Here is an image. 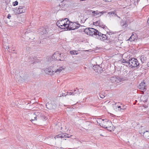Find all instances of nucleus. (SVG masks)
Wrapping results in <instances>:
<instances>
[{"mask_svg":"<svg viewBox=\"0 0 149 149\" xmlns=\"http://www.w3.org/2000/svg\"><path fill=\"white\" fill-rule=\"evenodd\" d=\"M83 90V89L82 88H79L77 90V91H78V92H79V94L81 93Z\"/></svg>","mask_w":149,"mask_h":149,"instance_id":"c85d7f7f","label":"nucleus"},{"mask_svg":"<svg viewBox=\"0 0 149 149\" xmlns=\"http://www.w3.org/2000/svg\"><path fill=\"white\" fill-rule=\"evenodd\" d=\"M64 55L63 54H61L60 57L59 61H63L65 59V57H64Z\"/></svg>","mask_w":149,"mask_h":149,"instance_id":"f3484780","label":"nucleus"},{"mask_svg":"<svg viewBox=\"0 0 149 149\" xmlns=\"http://www.w3.org/2000/svg\"><path fill=\"white\" fill-rule=\"evenodd\" d=\"M113 125H112V126L111 125H110L107 128H106L107 130H108L110 131H111L112 130H113Z\"/></svg>","mask_w":149,"mask_h":149,"instance_id":"412c9836","label":"nucleus"},{"mask_svg":"<svg viewBox=\"0 0 149 149\" xmlns=\"http://www.w3.org/2000/svg\"><path fill=\"white\" fill-rule=\"evenodd\" d=\"M32 116L33 117V118H32L31 120V122L33 123V121L35 120H37L38 116H33V115H32Z\"/></svg>","mask_w":149,"mask_h":149,"instance_id":"aec40b11","label":"nucleus"},{"mask_svg":"<svg viewBox=\"0 0 149 149\" xmlns=\"http://www.w3.org/2000/svg\"><path fill=\"white\" fill-rule=\"evenodd\" d=\"M77 93V94H79V92H78V91H77V92H76Z\"/></svg>","mask_w":149,"mask_h":149,"instance_id":"864d4df0","label":"nucleus"},{"mask_svg":"<svg viewBox=\"0 0 149 149\" xmlns=\"http://www.w3.org/2000/svg\"><path fill=\"white\" fill-rule=\"evenodd\" d=\"M72 136V135H69L66 133H62L56 135L54 138L49 137L46 139L45 140L49 144L51 145L54 143V139H56V138H61V139H63L66 138H70Z\"/></svg>","mask_w":149,"mask_h":149,"instance_id":"f257e3e1","label":"nucleus"},{"mask_svg":"<svg viewBox=\"0 0 149 149\" xmlns=\"http://www.w3.org/2000/svg\"><path fill=\"white\" fill-rule=\"evenodd\" d=\"M63 96V95H62V96ZM61 95H60V96H59V97H61Z\"/></svg>","mask_w":149,"mask_h":149,"instance_id":"4d7b16f0","label":"nucleus"},{"mask_svg":"<svg viewBox=\"0 0 149 149\" xmlns=\"http://www.w3.org/2000/svg\"><path fill=\"white\" fill-rule=\"evenodd\" d=\"M59 81H60L59 80H57V82H59Z\"/></svg>","mask_w":149,"mask_h":149,"instance_id":"6e6d98bb","label":"nucleus"},{"mask_svg":"<svg viewBox=\"0 0 149 149\" xmlns=\"http://www.w3.org/2000/svg\"><path fill=\"white\" fill-rule=\"evenodd\" d=\"M53 68L52 67L49 68H46L45 70V71L46 74L50 75H52L56 72L59 73L61 71L64 69V68L62 67L59 68L57 70L56 69L53 70L52 68Z\"/></svg>","mask_w":149,"mask_h":149,"instance_id":"f03ea898","label":"nucleus"},{"mask_svg":"<svg viewBox=\"0 0 149 149\" xmlns=\"http://www.w3.org/2000/svg\"><path fill=\"white\" fill-rule=\"evenodd\" d=\"M120 25L122 26L123 28H126L127 25V24H126L125 22H124L123 21H122H122L120 22Z\"/></svg>","mask_w":149,"mask_h":149,"instance_id":"dca6fc26","label":"nucleus"},{"mask_svg":"<svg viewBox=\"0 0 149 149\" xmlns=\"http://www.w3.org/2000/svg\"><path fill=\"white\" fill-rule=\"evenodd\" d=\"M107 33H108L109 35H112V34H113V33H112L111 32H110L109 31H107Z\"/></svg>","mask_w":149,"mask_h":149,"instance_id":"2f4dec72","label":"nucleus"},{"mask_svg":"<svg viewBox=\"0 0 149 149\" xmlns=\"http://www.w3.org/2000/svg\"><path fill=\"white\" fill-rule=\"evenodd\" d=\"M3 48L5 49H7L8 51V49L11 48V47H9V44L8 43L3 42Z\"/></svg>","mask_w":149,"mask_h":149,"instance_id":"4468645a","label":"nucleus"},{"mask_svg":"<svg viewBox=\"0 0 149 149\" xmlns=\"http://www.w3.org/2000/svg\"><path fill=\"white\" fill-rule=\"evenodd\" d=\"M100 126L104 128H107L109 126H112L111 122L107 119L102 120L101 123H100Z\"/></svg>","mask_w":149,"mask_h":149,"instance_id":"423d86ee","label":"nucleus"},{"mask_svg":"<svg viewBox=\"0 0 149 149\" xmlns=\"http://www.w3.org/2000/svg\"><path fill=\"white\" fill-rule=\"evenodd\" d=\"M148 66H149V62H148V63H147V64Z\"/></svg>","mask_w":149,"mask_h":149,"instance_id":"3c124183","label":"nucleus"},{"mask_svg":"<svg viewBox=\"0 0 149 149\" xmlns=\"http://www.w3.org/2000/svg\"><path fill=\"white\" fill-rule=\"evenodd\" d=\"M46 106H47V104H46Z\"/></svg>","mask_w":149,"mask_h":149,"instance_id":"e2e57ef3","label":"nucleus"},{"mask_svg":"<svg viewBox=\"0 0 149 149\" xmlns=\"http://www.w3.org/2000/svg\"><path fill=\"white\" fill-rule=\"evenodd\" d=\"M95 38L102 41H104L108 39V36L106 35L102 34L99 31L98 33L96 35Z\"/></svg>","mask_w":149,"mask_h":149,"instance_id":"6e6552de","label":"nucleus"},{"mask_svg":"<svg viewBox=\"0 0 149 149\" xmlns=\"http://www.w3.org/2000/svg\"><path fill=\"white\" fill-rule=\"evenodd\" d=\"M41 119L44 120V121H45V120H46L47 119V117L46 116H44L43 117L41 118Z\"/></svg>","mask_w":149,"mask_h":149,"instance_id":"c756f323","label":"nucleus"},{"mask_svg":"<svg viewBox=\"0 0 149 149\" xmlns=\"http://www.w3.org/2000/svg\"><path fill=\"white\" fill-rule=\"evenodd\" d=\"M60 149H64L63 148H60Z\"/></svg>","mask_w":149,"mask_h":149,"instance_id":"603ef678","label":"nucleus"},{"mask_svg":"<svg viewBox=\"0 0 149 149\" xmlns=\"http://www.w3.org/2000/svg\"><path fill=\"white\" fill-rule=\"evenodd\" d=\"M95 11H93L92 12V13L94 14H95Z\"/></svg>","mask_w":149,"mask_h":149,"instance_id":"de8ad7c7","label":"nucleus"},{"mask_svg":"<svg viewBox=\"0 0 149 149\" xmlns=\"http://www.w3.org/2000/svg\"><path fill=\"white\" fill-rule=\"evenodd\" d=\"M122 62L123 63H127V61L126 60L123 59L122 60Z\"/></svg>","mask_w":149,"mask_h":149,"instance_id":"7c9ffc66","label":"nucleus"},{"mask_svg":"<svg viewBox=\"0 0 149 149\" xmlns=\"http://www.w3.org/2000/svg\"><path fill=\"white\" fill-rule=\"evenodd\" d=\"M76 89L77 90L78 89V88H76Z\"/></svg>","mask_w":149,"mask_h":149,"instance_id":"5fc2aeb1","label":"nucleus"},{"mask_svg":"<svg viewBox=\"0 0 149 149\" xmlns=\"http://www.w3.org/2000/svg\"><path fill=\"white\" fill-rule=\"evenodd\" d=\"M60 55L61 54H59L57 52H56L53 55L52 57L53 58H54L56 60L59 61Z\"/></svg>","mask_w":149,"mask_h":149,"instance_id":"9b49d317","label":"nucleus"},{"mask_svg":"<svg viewBox=\"0 0 149 149\" xmlns=\"http://www.w3.org/2000/svg\"><path fill=\"white\" fill-rule=\"evenodd\" d=\"M67 95V94H66V95H65V96H66V95Z\"/></svg>","mask_w":149,"mask_h":149,"instance_id":"680f3d73","label":"nucleus"},{"mask_svg":"<svg viewBox=\"0 0 149 149\" xmlns=\"http://www.w3.org/2000/svg\"><path fill=\"white\" fill-rule=\"evenodd\" d=\"M37 116L39 118H42L44 116L43 114L42 113H40L38 112H36L34 113L33 114V116Z\"/></svg>","mask_w":149,"mask_h":149,"instance_id":"f8f14e48","label":"nucleus"},{"mask_svg":"<svg viewBox=\"0 0 149 149\" xmlns=\"http://www.w3.org/2000/svg\"><path fill=\"white\" fill-rule=\"evenodd\" d=\"M117 104V103H116V104Z\"/></svg>","mask_w":149,"mask_h":149,"instance_id":"052dcab7","label":"nucleus"},{"mask_svg":"<svg viewBox=\"0 0 149 149\" xmlns=\"http://www.w3.org/2000/svg\"><path fill=\"white\" fill-rule=\"evenodd\" d=\"M67 93L68 94V95H71V93H72V92H68Z\"/></svg>","mask_w":149,"mask_h":149,"instance_id":"49530a36","label":"nucleus"},{"mask_svg":"<svg viewBox=\"0 0 149 149\" xmlns=\"http://www.w3.org/2000/svg\"><path fill=\"white\" fill-rule=\"evenodd\" d=\"M70 54L71 55H75V54H77L78 51L76 50H72L70 52Z\"/></svg>","mask_w":149,"mask_h":149,"instance_id":"6ab92c4d","label":"nucleus"},{"mask_svg":"<svg viewBox=\"0 0 149 149\" xmlns=\"http://www.w3.org/2000/svg\"><path fill=\"white\" fill-rule=\"evenodd\" d=\"M125 72H127V71H125Z\"/></svg>","mask_w":149,"mask_h":149,"instance_id":"bf43d9fd","label":"nucleus"},{"mask_svg":"<svg viewBox=\"0 0 149 149\" xmlns=\"http://www.w3.org/2000/svg\"><path fill=\"white\" fill-rule=\"evenodd\" d=\"M121 106H118V108H120H120H121Z\"/></svg>","mask_w":149,"mask_h":149,"instance_id":"8fccbe9b","label":"nucleus"},{"mask_svg":"<svg viewBox=\"0 0 149 149\" xmlns=\"http://www.w3.org/2000/svg\"><path fill=\"white\" fill-rule=\"evenodd\" d=\"M138 88L141 90H145L146 89L145 87V83L144 82L141 83L138 86Z\"/></svg>","mask_w":149,"mask_h":149,"instance_id":"ddd939ff","label":"nucleus"},{"mask_svg":"<svg viewBox=\"0 0 149 149\" xmlns=\"http://www.w3.org/2000/svg\"><path fill=\"white\" fill-rule=\"evenodd\" d=\"M142 63H144L146 60V58L144 56H142L140 57Z\"/></svg>","mask_w":149,"mask_h":149,"instance_id":"a211bd4d","label":"nucleus"},{"mask_svg":"<svg viewBox=\"0 0 149 149\" xmlns=\"http://www.w3.org/2000/svg\"><path fill=\"white\" fill-rule=\"evenodd\" d=\"M23 8L22 6H19V8H18V10H19L20 9H23Z\"/></svg>","mask_w":149,"mask_h":149,"instance_id":"a19ab883","label":"nucleus"},{"mask_svg":"<svg viewBox=\"0 0 149 149\" xmlns=\"http://www.w3.org/2000/svg\"><path fill=\"white\" fill-rule=\"evenodd\" d=\"M124 110H125L126 109V107L125 106H123L122 108Z\"/></svg>","mask_w":149,"mask_h":149,"instance_id":"79ce46f5","label":"nucleus"},{"mask_svg":"<svg viewBox=\"0 0 149 149\" xmlns=\"http://www.w3.org/2000/svg\"><path fill=\"white\" fill-rule=\"evenodd\" d=\"M99 31L97 29L92 28H86L84 29V32L88 35L93 36L94 35L96 36Z\"/></svg>","mask_w":149,"mask_h":149,"instance_id":"7ed1b4c3","label":"nucleus"},{"mask_svg":"<svg viewBox=\"0 0 149 149\" xmlns=\"http://www.w3.org/2000/svg\"><path fill=\"white\" fill-rule=\"evenodd\" d=\"M8 52H11L13 53H15V52H13L14 51H15V49H9L8 50Z\"/></svg>","mask_w":149,"mask_h":149,"instance_id":"a878e982","label":"nucleus"},{"mask_svg":"<svg viewBox=\"0 0 149 149\" xmlns=\"http://www.w3.org/2000/svg\"><path fill=\"white\" fill-rule=\"evenodd\" d=\"M19 11V13H24V10L22 9H20L19 10H17V11Z\"/></svg>","mask_w":149,"mask_h":149,"instance_id":"cd10ccee","label":"nucleus"},{"mask_svg":"<svg viewBox=\"0 0 149 149\" xmlns=\"http://www.w3.org/2000/svg\"><path fill=\"white\" fill-rule=\"evenodd\" d=\"M147 23L148 24H149V18L147 20Z\"/></svg>","mask_w":149,"mask_h":149,"instance_id":"09e8293b","label":"nucleus"},{"mask_svg":"<svg viewBox=\"0 0 149 149\" xmlns=\"http://www.w3.org/2000/svg\"><path fill=\"white\" fill-rule=\"evenodd\" d=\"M123 110H124V109H123L122 108H120L119 109V111H123Z\"/></svg>","mask_w":149,"mask_h":149,"instance_id":"a18cd8bd","label":"nucleus"},{"mask_svg":"<svg viewBox=\"0 0 149 149\" xmlns=\"http://www.w3.org/2000/svg\"><path fill=\"white\" fill-rule=\"evenodd\" d=\"M11 17V16L10 15V14H8L7 16V18L9 19H10Z\"/></svg>","mask_w":149,"mask_h":149,"instance_id":"4c0bfd02","label":"nucleus"},{"mask_svg":"<svg viewBox=\"0 0 149 149\" xmlns=\"http://www.w3.org/2000/svg\"><path fill=\"white\" fill-rule=\"evenodd\" d=\"M96 12H95V14L96 15H99V12H97V11Z\"/></svg>","mask_w":149,"mask_h":149,"instance_id":"c03bdc74","label":"nucleus"},{"mask_svg":"<svg viewBox=\"0 0 149 149\" xmlns=\"http://www.w3.org/2000/svg\"><path fill=\"white\" fill-rule=\"evenodd\" d=\"M127 61V63H124L125 65L127 66L128 65H129V60L128 61Z\"/></svg>","mask_w":149,"mask_h":149,"instance_id":"58836bf2","label":"nucleus"},{"mask_svg":"<svg viewBox=\"0 0 149 149\" xmlns=\"http://www.w3.org/2000/svg\"><path fill=\"white\" fill-rule=\"evenodd\" d=\"M106 13V12L105 11H104L99 12V13L100 16H101L102 15Z\"/></svg>","mask_w":149,"mask_h":149,"instance_id":"bb28decb","label":"nucleus"},{"mask_svg":"<svg viewBox=\"0 0 149 149\" xmlns=\"http://www.w3.org/2000/svg\"><path fill=\"white\" fill-rule=\"evenodd\" d=\"M42 32H43V34H46L47 33H48L46 29L45 28H43L42 29Z\"/></svg>","mask_w":149,"mask_h":149,"instance_id":"b1692460","label":"nucleus"},{"mask_svg":"<svg viewBox=\"0 0 149 149\" xmlns=\"http://www.w3.org/2000/svg\"><path fill=\"white\" fill-rule=\"evenodd\" d=\"M135 38H134V35L132 34L129 40L131 41H134Z\"/></svg>","mask_w":149,"mask_h":149,"instance_id":"4be33fe9","label":"nucleus"},{"mask_svg":"<svg viewBox=\"0 0 149 149\" xmlns=\"http://www.w3.org/2000/svg\"><path fill=\"white\" fill-rule=\"evenodd\" d=\"M93 24L96 26L98 25H99L100 24V20L97 21L95 22H93Z\"/></svg>","mask_w":149,"mask_h":149,"instance_id":"5701e85b","label":"nucleus"},{"mask_svg":"<svg viewBox=\"0 0 149 149\" xmlns=\"http://www.w3.org/2000/svg\"><path fill=\"white\" fill-rule=\"evenodd\" d=\"M18 2L17 1H16L15 2H14L13 3V6H15L17 5L18 4Z\"/></svg>","mask_w":149,"mask_h":149,"instance_id":"393cba45","label":"nucleus"},{"mask_svg":"<svg viewBox=\"0 0 149 149\" xmlns=\"http://www.w3.org/2000/svg\"><path fill=\"white\" fill-rule=\"evenodd\" d=\"M139 63L136 58H132L129 60V66L131 68L138 66Z\"/></svg>","mask_w":149,"mask_h":149,"instance_id":"39448f33","label":"nucleus"},{"mask_svg":"<svg viewBox=\"0 0 149 149\" xmlns=\"http://www.w3.org/2000/svg\"><path fill=\"white\" fill-rule=\"evenodd\" d=\"M6 24H7V22H5Z\"/></svg>","mask_w":149,"mask_h":149,"instance_id":"13d9d810","label":"nucleus"},{"mask_svg":"<svg viewBox=\"0 0 149 149\" xmlns=\"http://www.w3.org/2000/svg\"><path fill=\"white\" fill-rule=\"evenodd\" d=\"M68 20L67 18H65L64 19H62L61 20L58 21L56 23V25L60 28L65 29L66 27L68 25L67 21Z\"/></svg>","mask_w":149,"mask_h":149,"instance_id":"20e7f679","label":"nucleus"},{"mask_svg":"<svg viewBox=\"0 0 149 149\" xmlns=\"http://www.w3.org/2000/svg\"><path fill=\"white\" fill-rule=\"evenodd\" d=\"M106 2H110L112 0H103Z\"/></svg>","mask_w":149,"mask_h":149,"instance_id":"ea45409f","label":"nucleus"},{"mask_svg":"<svg viewBox=\"0 0 149 149\" xmlns=\"http://www.w3.org/2000/svg\"><path fill=\"white\" fill-rule=\"evenodd\" d=\"M80 26V24L77 23L76 22H74L72 23V24L71 25L70 27V24H68L67 26L66 27V29L67 30H74L77 29Z\"/></svg>","mask_w":149,"mask_h":149,"instance_id":"0eeeda50","label":"nucleus"},{"mask_svg":"<svg viewBox=\"0 0 149 149\" xmlns=\"http://www.w3.org/2000/svg\"><path fill=\"white\" fill-rule=\"evenodd\" d=\"M102 28L104 29L106 31V29H108L107 27L105 26H104L103 27H102Z\"/></svg>","mask_w":149,"mask_h":149,"instance_id":"e433bc0d","label":"nucleus"},{"mask_svg":"<svg viewBox=\"0 0 149 149\" xmlns=\"http://www.w3.org/2000/svg\"><path fill=\"white\" fill-rule=\"evenodd\" d=\"M143 136L147 139H149V132L146 131L143 133Z\"/></svg>","mask_w":149,"mask_h":149,"instance_id":"2eb2a0df","label":"nucleus"},{"mask_svg":"<svg viewBox=\"0 0 149 149\" xmlns=\"http://www.w3.org/2000/svg\"><path fill=\"white\" fill-rule=\"evenodd\" d=\"M119 77L113 76L110 77L108 79L109 82L113 83H117L121 81Z\"/></svg>","mask_w":149,"mask_h":149,"instance_id":"1a4fd4ad","label":"nucleus"},{"mask_svg":"<svg viewBox=\"0 0 149 149\" xmlns=\"http://www.w3.org/2000/svg\"><path fill=\"white\" fill-rule=\"evenodd\" d=\"M76 91V90H74V92H72V93H71V95H74L75 94H77V93L75 92Z\"/></svg>","mask_w":149,"mask_h":149,"instance_id":"72a5a7b5","label":"nucleus"},{"mask_svg":"<svg viewBox=\"0 0 149 149\" xmlns=\"http://www.w3.org/2000/svg\"><path fill=\"white\" fill-rule=\"evenodd\" d=\"M105 25H104L103 24H101L100 23V24L99 25V26H101L102 28V27H103L104 26H105Z\"/></svg>","mask_w":149,"mask_h":149,"instance_id":"37998d69","label":"nucleus"},{"mask_svg":"<svg viewBox=\"0 0 149 149\" xmlns=\"http://www.w3.org/2000/svg\"><path fill=\"white\" fill-rule=\"evenodd\" d=\"M100 97L102 98H103L105 96L102 94H100Z\"/></svg>","mask_w":149,"mask_h":149,"instance_id":"473e14b6","label":"nucleus"},{"mask_svg":"<svg viewBox=\"0 0 149 149\" xmlns=\"http://www.w3.org/2000/svg\"><path fill=\"white\" fill-rule=\"evenodd\" d=\"M109 13L111 15H114L115 13L114 11H111L109 12Z\"/></svg>","mask_w":149,"mask_h":149,"instance_id":"c9c22d12","label":"nucleus"},{"mask_svg":"<svg viewBox=\"0 0 149 149\" xmlns=\"http://www.w3.org/2000/svg\"><path fill=\"white\" fill-rule=\"evenodd\" d=\"M92 68L95 72L98 73H101L103 71L102 68L97 65H93Z\"/></svg>","mask_w":149,"mask_h":149,"instance_id":"9d476101","label":"nucleus"},{"mask_svg":"<svg viewBox=\"0 0 149 149\" xmlns=\"http://www.w3.org/2000/svg\"><path fill=\"white\" fill-rule=\"evenodd\" d=\"M119 78L121 80V81L123 80L122 79H127V78H125V77H119ZM126 79H125V80H126ZM123 80H125V79H123Z\"/></svg>","mask_w":149,"mask_h":149,"instance_id":"f704fd0d","label":"nucleus"}]
</instances>
